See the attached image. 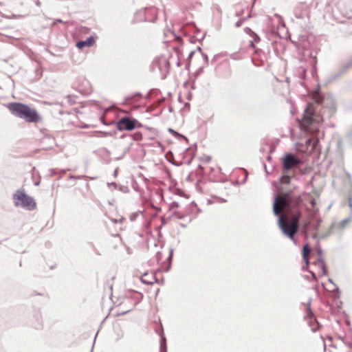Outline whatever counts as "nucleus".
Returning a JSON list of instances; mask_svg holds the SVG:
<instances>
[{
  "label": "nucleus",
  "mask_w": 352,
  "mask_h": 352,
  "mask_svg": "<svg viewBox=\"0 0 352 352\" xmlns=\"http://www.w3.org/2000/svg\"><path fill=\"white\" fill-rule=\"evenodd\" d=\"M314 100H316V102L318 104L321 102V101H322V99L320 98V96H318V94L316 96H314Z\"/></svg>",
  "instance_id": "obj_16"
},
{
  "label": "nucleus",
  "mask_w": 352,
  "mask_h": 352,
  "mask_svg": "<svg viewBox=\"0 0 352 352\" xmlns=\"http://www.w3.org/2000/svg\"><path fill=\"white\" fill-rule=\"evenodd\" d=\"M159 63L164 66V70L167 71L169 68V63L166 58H162L159 60Z\"/></svg>",
  "instance_id": "obj_14"
},
{
  "label": "nucleus",
  "mask_w": 352,
  "mask_h": 352,
  "mask_svg": "<svg viewBox=\"0 0 352 352\" xmlns=\"http://www.w3.org/2000/svg\"><path fill=\"white\" fill-rule=\"evenodd\" d=\"M135 136L136 137L135 140H140L142 138V135L140 133L135 134Z\"/></svg>",
  "instance_id": "obj_18"
},
{
  "label": "nucleus",
  "mask_w": 352,
  "mask_h": 352,
  "mask_svg": "<svg viewBox=\"0 0 352 352\" xmlns=\"http://www.w3.org/2000/svg\"><path fill=\"white\" fill-rule=\"evenodd\" d=\"M300 163V160L292 154H287L284 157L283 166L284 169L290 170L298 166Z\"/></svg>",
  "instance_id": "obj_7"
},
{
  "label": "nucleus",
  "mask_w": 352,
  "mask_h": 352,
  "mask_svg": "<svg viewBox=\"0 0 352 352\" xmlns=\"http://www.w3.org/2000/svg\"><path fill=\"white\" fill-rule=\"evenodd\" d=\"M322 122L323 117L317 111L315 105L312 103L308 104L304 111L302 118L300 121V129L306 132L316 134L318 133Z\"/></svg>",
  "instance_id": "obj_2"
},
{
  "label": "nucleus",
  "mask_w": 352,
  "mask_h": 352,
  "mask_svg": "<svg viewBox=\"0 0 352 352\" xmlns=\"http://www.w3.org/2000/svg\"><path fill=\"white\" fill-rule=\"evenodd\" d=\"M273 212L278 216V225L283 233L293 239L298 230L301 210L291 206L289 193L278 196L274 202Z\"/></svg>",
  "instance_id": "obj_1"
},
{
  "label": "nucleus",
  "mask_w": 352,
  "mask_h": 352,
  "mask_svg": "<svg viewBox=\"0 0 352 352\" xmlns=\"http://www.w3.org/2000/svg\"><path fill=\"white\" fill-rule=\"evenodd\" d=\"M301 201H302V199L300 196L296 197L295 199V203H296V206H298Z\"/></svg>",
  "instance_id": "obj_17"
},
{
  "label": "nucleus",
  "mask_w": 352,
  "mask_h": 352,
  "mask_svg": "<svg viewBox=\"0 0 352 352\" xmlns=\"http://www.w3.org/2000/svg\"><path fill=\"white\" fill-rule=\"evenodd\" d=\"M79 89L81 93L85 95L90 94L92 92V87L89 82L86 79H82L80 80Z\"/></svg>",
  "instance_id": "obj_9"
},
{
  "label": "nucleus",
  "mask_w": 352,
  "mask_h": 352,
  "mask_svg": "<svg viewBox=\"0 0 352 352\" xmlns=\"http://www.w3.org/2000/svg\"><path fill=\"white\" fill-rule=\"evenodd\" d=\"M95 43V38L91 36L87 38L85 41H80L77 42L76 47L79 49H82L84 47H91Z\"/></svg>",
  "instance_id": "obj_10"
},
{
  "label": "nucleus",
  "mask_w": 352,
  "mask_h": 352,
  "mask_svg": "<svg viewBox=\"0 0 352 352\" xmlns=\"http://www.w3.org/2000/svg\"><path fill=\"white\" fill-rule=\"evenodd\" d=\"M236 25L237 27H239V26L241 25V23L238 22V23H236Z\"/></svg>",
  "instance_id": "obj_21"
},
{
  "label": "nucleus",
  "mask_w": 352,
  "mask_h": 352,
  "mask_svg": "<svg viewBox=\"0 0 352 352\" xmlns=\"http://www.w3.org/2000/svg\"><path fill=\"white\" fill-rule=\"evenodd\" d=\"M290 178L289 176H284L281 178V182L288 184L289 182Z\"/></svg>",
  "instance_id": "obj_15"
},
{
  "label": "nucleus",
  "mask_w": 352,
  "mask_h": 352,
  "mask_svg": "<svg viewBox=\"0 0 352 352\" xmlns=\"http://www.w3.org/2000/svg\"><path fill=\"white\" fill-rule=\"evenodd\" d=\"M311 276L314 279H316V276L314 273L311 272Z\"/></svg>",
  "instance_id": "obj_20"
},
{
  "label": "nucleus",
  "mask_w": 352,
  "mask_h": 352,
  "mask_svg": "<svg viewBox=\"0 0 352 352\" xmlns=\"http://www.w3.org/2000/svg\"><path fill=\"white\" fill-rule=\"evenodd\" d=\"M318 142V138H310L306 141L305 145L298 144L297 150L302 153L311 154L316 149Z\"/></svg>",
  "instance_id": "obj_6"
},
{
  "label": "nucleus",
  "mask_w": 352,
  "mask_h": 352,
  "mask_svg": "<svg viewBox=\"0 0 352 352\" xmlns=\"http://www.w3.org/2000/svg\"><path fill=\"white\" fill-rule=\"evenodd\" d=\"M161 254H162L159 252V253H157V255H156L157 260V261H158V262H160V259H161Z\"/></svg>",
  "instance_id": "obj_19"
},
{
  "label": "nucleus",
  "mask_w": 352,
  "mask_h": 352,
  "mask_svg": "<svg viewBox=\"0 0 352 352\" xmlns=\"http://www.w3.org/2000/svg\"><path fill=\"white\" fill-rule=\"evenodd\" d=\"M142 124L135 119L129 117L121 118L117 123V129L119 131H131L136 127H140Z\"/></svg>",
  "instance_id": "obj_5"
},
{
  "label": "nucleus",
  "mask_w": 352,
  "mask_h": 352,
  "mask_svg": "<svg viewBox=\"0 0 352 352\" xmlns=\"http://www.w3.org/2000/svg\"><path fill=\"white\" fill-rule=\"evenodd\" d=\"M306 317L308 320V322L311 327L312 331H316L319 328V324L317 322L316 318L314 316L309 307L306 308Z\"/></svg>",
  "instance_id": "obj_8"
},
{
  "label": "nucleus",
  "mask_w": 352,
  "mask_h": 352,
  "mask_svg": "<svg viewBox=\"0 0 352 352\" xmlns=\"http://www.w3.org/2000/svg\"><path fill=\"white\" fill-rule=\"evenodd\" d=\"M7 108L12 115L24 119L28 122L36 123L41 121V117L37 111L27 104L21 102H10L7 104Z\"/></svg>",
  "instance_id": "obj_3"
},
{
  "label": "nucleus",
  "mask_w": 352,
  "mask_h": 352,
  "mask_svg": "<svg viewBox=\"0 0 352 352\" xmlns=\"http://www.w3.org/2000/svg\"><path fill=\"white\" fill-rule=\"evenodd\" d=\"M13 200L16 206H20L28 210H33L36 206L34 199L26 195L23 190H17L13 195Z\"/></svg>",
  "instance_id": "obj_4"
},
{
  "label": "nucleus",
  "mask_w": 352,
  "mask_h": 352,
  "mask_svg": "<svg viewBox=\"0 0 352 352\" xmlns=\"http://www.w3.org/2000/svg\"><path fill=\"white\" fill-rule=\"evenodd\" d=\"M322 339L324 340V352H326V347H327L325 340H327L328 342H330V344H329L330 346H334L332 344L333 338L331 336H327L325 338H322Z\"/></svg>",
  "instance_id": "obj_13"
},
{
  "label": "nucleus",
  "mask_w": 352,
  "mask_h": 352,
  "mask_svg": "<svg viewBox=\"0 0 352 352\" xmlns=\"http://www.w3.org/2000/svg\"><path fill=\"white\" fill-rule=\"evenodd\" d=\"M314 265L317 266L318 268V276L327 275V271L324 262L322 259H318L316 262L314 263Z\"/></svg>",
  "instance_id": "obj_11"
},
{
  "label": "nucleus",
  "mask_w": 352,
  "mask_h": 352,
  "mask_svg": "<svg viewBox=\"0 0 352 352\" xmlns=\"http://www.w3.org/2000/svg\"><path fill=\"white\" fill-rule=\"evenodd\" d=\"M311 253V248L308 244H306L303 246L302 248V258L305 263L306 267H308L309 265V255Z\"/></svg>",
  "instance_id": "obj_12"
}]
</instances>
